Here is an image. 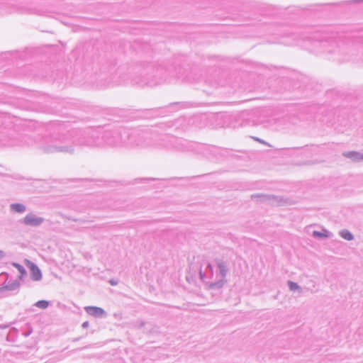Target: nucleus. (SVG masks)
Here are the masks:
<instances>
[{
  "mask_svg": "<svg viewBox=\"0 0 363 363\" xmlns=\"http://www.w3.org/2000/svg\"><path fill=\"white\" fill-rule=\"evenodd\" d=\"M102 145L99 135L94 133L69 132L42 137L35 141L36 147L45 153L73 154L77 146L99 147Z\"/></svg>",
  "mask_w": 363,
  "mask_h": 363,
  "instance_id": "1",
  "label": "nucleus"
},
{
  "mask_svg": "<svg viewBox=\"0 0 363 363\" xmlns=\"http://www.w3.org/2000/svg\"><path fill=\"white\" fill-rule=\"evenodd\" d=\"M103 140L104 143L110 147H130L135 145V143L133 141V137L130 135V133L125 130H123V131L114 130L112 132H108L104 135ZM135 145H139L135 144Z\"/></svg>",
  "mask_w": 363,
  "mask_h": 363,
  "instance_id": "2",
  "label": "nucleus"
},
{
  "mask_svg": "<svg viewBox=\"0 0 363 363\" xmlns=\"http://www.w3.org/2000/svg\"><path fill=\"white\" fill-rule=\"evenodd\" d=\"M216 264L218 267V275L220 276V278L216 281L210 283V288L211 289H220L226 282L225 278L228 272L226 263L221 259H217Z\"/></svg>",
  "mask_w": 363,
  "mask_h": 363,
  "instance_id": "3",
  "label": "nucleus"
},
{
  "mask_svg": "<svg viewBox=\"0 0 363 363\" xmlns=\"http://www.w3.org/2000/svg\"><path fill=\"white\" fill-rule=\"evenodd\" d=\"M44 221V218L38 216L33 213H30L21 220L20 222L26 226L37 228L40 226Z\"/></svg>",
  "mask_w": 363,
  "mask_h": 363,
  "instance_id": "4",
  "label": "nucleus"
},
{
  "mask_svg": "<svg viewBox=\"0 0 363 363\" xmlns=\"http://www.w3.org/2000/svg\"><path fill=\"white\" fill-rule=\"evenodd\" d=\"M22 281L19 280L18 278L17 279H8L6 283H3L2 286L0 287V291H16L18 290L21 286V283Z\"/></svg>",
  "mask_w": 363,
  "mask_h": 363,
  "instance_id": "5",
  "label": "nucleus"
},
{
  "mask_svg": "<svg viewBox=\"0 0 363 363\" xmlns=\"http://www.w3.org/2000/svg\"><path fill=\"white\" fill-rule=\"evenodd\" d=\"M205 269L203 270V266L199 268V276L202 281H205L206 279H210L213 277V271L211 264L208 262H204L203 264Z\"/></svg>",
  "mask_w": 363,
  "mask_h": 363,
  "instance_id": "6",
  "label": "nucleus"
},
{
  "mask_svg": "<svg viewBox=\"0 0 363 363\" xmlns=\"http://www.w3.org/2000/svg\"><path fill=\"white\" fill-rule=\"evenodd\" d=\"M85 311L89 315L95 318H101L106 315V311L97 306H86Z\"/></svg>",
  "mask_w": 363,
  "mask_h": 363,
  "instance_id": "7",
  "label": "nucleus"
},
{
  "mask_svg": "<svg viewBox=\"0 0 363 363\" xmlns=\"http://www.w3.org/2000/svg\"><path fill=\"white\" fill-rule=\"evenodd\" d=\"M342 156L351 160L354 162L363 161V154L357 151L344 152Z\"/></svg>",
  "mask_w": 363,
  "mask_h": 363,
  "instance_id": "8",
  "label": "nucleus"
},
{
  "mask_svg": "<svg viewBox=\"0 0 363 363\" xmlns=\"http://www.w3.org/2000/svg\"><path fill=\"white\" fill-rule=\"evenodd\" d=\"M30 279L34 281H39L42 279V273L39 267L33 264L30 263Z\"/></svg>",
  "mask_w": 363,
  "mask_h": 363,
  "instance_id": "9",
  "label": "nucleus"
},
{
  "mask_svg": "<svg viewBox=\"0 0 363 363\" xmlns=\"http://www.w3.org/2000/svg\"><path fill=\"white\" fill-rule=\"evenodd\" d=\"M12 265L16 267L18 269V273H20L18 276L19 280H21L22 283H26L25 278L27 275V272L23 266L16 262H13Z\"/></svg>",
  "mask_w": 363,
  "mask_h": 363,
  "instance_id": "10",
  "label": "nucleus"
},
{
  "mask_svg": "<svg viewBox=\"0 0 363 363\" xmlns=\"http://www.w3.org/2000/svg\"><path fill=\"white\" fill-rule=\"evenodd\" d=\"M10 208L11 211L18 213H23L26 210V207L25 205L18 203H11L10 205Z\"/></svg>",
  "mask_w": 363,
  "mask_h": 363,
  "instance_id": "11",
  "label": "nucleus"
},
{
  "mask_svg": "<svg viewBox=\"0 0 363 363\" xmlns=\"http://www.w3.org/2000/svg\"><path fill=\"white\" fill-rule=\"evenodd\" d=\"M339 235L342 238L347 241H351L354 239V235H352V233L350 230L346 229L340 230L339 232Z\"/></svg>",
  "mask_w": 363,
  "mask_h": 363,
  "instance_id": "12",
  "label": "nucleus"
},
{
  "mask_svg": "<svg viewBox=\"0 0 363 363\" xmlns=\"http://www.w3.org/2000/svg\"><path fill=\"white\" fill-rule=\"evenodd\" d=\"M182 140L174 139V141L172 144V148L179 151H184L185 149L183 147V145L182 144Z\"/></svg>",
  "mask_w": 363,
  "mask_h": 363,
  "instance_id": "13",
  "label": "nucleus"
},
{
  "mask_svg": "<svg viewBox=\"0 0 363 363\" xmlns=\"http://www.w3.org/2000/svg\"><path fill=\"white\" fill-rule=\"evenodd\" d=\"M287 284H288L289 289L291 291H295L296 290L301 291V289L297 283L294 282L292 281H288Z\"/></svg>",
  "mask_w": 363,
  "mask_h": 363,
  "instance_id": "14",
  "label": "nucleus"
},
{
  "mask_svg": "<svg viewBox=\"0 0 363 363\" xmlns=\"http://www.w3.org/2000/svg\"><path fill=\"white\" fill-rule=\"evenodd\" d=\"M35 306L40 308L45 309L48 307L49 302L45 300H40V301H37L35 303Z\"/></svg>",
  "mask_w": 363,
  "mask_h": 363,
  "instance_id": "15",
  "label": "nucleus"
},
{
  "mask_svg": "<svg viewBox=\"0 0 363 363\" xmlns=\"http://www.w3.org/2000/svg\"><path fill=\"white\" fill-rule=\"evenodd\" d=\"M313 236L314 238H328V235H326L325 233H322V232H320V231H313Z\"/></svg>",
  "mask_w": 363,
  "mask_h": 363,
  "instance_id": "16",
  "label": "nucleus"
},
{
  "mask_svg": "<svg viewBox=\"0 0 363 363\" xmlns=\"http://www.w3.org/2000/svg\"><path fill=\"white\" fill-rule=\"evenodd\" d=\"M9 274L6 272H2L1 274H0V283H1V284L3 283H6V281H8L9 279Z\"/></svg>",
  "mask_w": 363,
  "mask_h": 363,
  "instance_id": "17",
  "label": "nucleus"
},
{
  "mask_svg": "<svg viewBox=\"0 0 363 363\" xmlns=\"http://www.w3.org/2000/svg\"><path fill=\"white\" fill-rule=\"evenodd\" d=\"M162 75V69L157 68L152 74V77L161 78Z\"/></svg>",
  "mask_w": 363,
  "mask_h": 363,
  "instance_id": "18",
  "label": "nucleus"
},
{
  "mask_svg": "<svg viewBox=\"0 0 363 363\" xmlns=\"http://www.w3.org/2000/svg\"><path fill=\"white\" fill-rule=\"evenodd\" d=\"M348 2L358 4V3L363 2V0H349Z\"/></svg>",
  "mask_w": 363,
  "mask_h": 363,
  "instance_id": "19",
  "label": "nucleus"
},
{
  "mask_svg": "<svg viewBox=\"0 0 363 363\" xmlns=\"http://www.w3.org/2000/svg\"><path fill=\"white\" fill-rule=\"evenodd\" d=\"M82 326L83 328H87L89 327V322L88 321L84 322L82 323Z\"/></svg>",
  "mask_w": 363,
  "mask_h": 363,
  "instance_id": "20",
  "label": "nucleus"
},
{
  "mask_svg": "<svg viewBox=\"0 0 363 363\" xmlns=\"http://www.w3.org/2000/svg\"><path fill=\"white\" fill-rule=\"evenodd\" d=\"M5 257V252L2 250H0V259Z\"/></svg>",
  "mask_w": 363,
  "mask_h": 363,
  "instance_id": "21",
  "label": "nucleus"
},
{
  "mask_svg": "<svg viewBox=\"0 0 363 363\" xmlns=\"http://www.w3.org/2000/svg\"><path fill=\"white\" fill-rule=\"evenodd\" d=\"M256 140L259 141V143H263V144H265L267 145V143L266 142H264V140H261V139H259V138H256L255 139Z\"/></svg>",
  "mask_w": 363,
  "mask_h": 363,
  "instance_id": "22",
  "label": "nucleus"
},
{
  "mask_svg": "<svg viewBox=\"0 0 363 363\" xmlns=\"http://www.w3.org/2000/svg\"><path fill=\"white\" fill-rule=\"evenodd\" d=\"M110 284L112 285V286H115L117 284V282L113 281V280H111L110 281Z\"/></svg>",
  "mask_w": 363,
  "mask_h": 363,
  "instance_id": "23",
  "label": "nucleus"
},
{
  "mask_svg": "<svg viewBox=\"0 0 363 363\" xmlns=\"http://www.w3.org/2000/svg\"><path fill=\"white\" fill-rule=\"evenodd\" d=\"M7 327H8V325H0V329L6 328Z\"/></svg>",
  "mask_w": 363,
  "mask_h": 363,
  "instance_id": "24",
  "label": "nucleus"
},
{
  "mask_svg": "<svg viewBox=\"0 0 363 363\" xmlns=\"http://www.w3.org/2000/svg\"><path fill=\"white\" fill-rule=\"evenodd\" d=\"M328 52H334L333 49H328Z\"/></svg>",
  "mask_w": 363,
  "mask_h": 363,
  "instance_id": "25",
  "label": "nucleus"
},
{
  "mask_svg": "<svg viewBox=\"0 0 363 363\" xmlns=\"http://www.w3.org/2000/svg\"><path fill=\"white\" fill-rule=\"evenodd\" d=\"M326 44H327V43H326V42H324V43H323V46H325V45H326Z\"/></svg>",
  "mask_w": 363,
  "mask_h": 363,
  "instance_id": "26",
  "label": "nucleus"
}]
</instances>
